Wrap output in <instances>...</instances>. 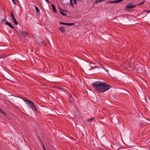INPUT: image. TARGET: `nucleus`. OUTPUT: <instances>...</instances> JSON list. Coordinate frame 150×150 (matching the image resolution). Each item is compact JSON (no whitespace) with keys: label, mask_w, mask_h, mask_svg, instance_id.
I'll list each match as a JSON object with an SVG mask.
<instances>
[{"label":"nucleus","mask_w":150,"mask_h":150,"mask_svg":"<svg viewBox=\"0 0 150 150\" xmlns=\"http://www.w3.org/2000/svg\"><path fill=\"white\" fill-rule=\"evenodd\" d=\"M94 90L99 93H103L110 89L112 87L103 82L96 81L92 84Z\"/></svg>","instance_id":"obj_1"},{"label":"nucleus","mask_w":150,"mask_h":150,"mask_svg":"<svg viewBox=\"0 0 150 150\" xmlns=\"http://www.w3.org/2000/svg\"><path fill=\"white\" fill-rule=\"evenodd\" d=\"M26 103L28 105L29 107L32 109V110L34 112H37V110L34 103L30 100L28 103Z\"/></svg>","instance_id":"obj_2"},{"label":"nucleus","mask_w":150,"mask_h":150,"mask_svg":"<svg viewBox=\"0 0 150 150\" xmlns=\"http://www.w3.org/2000/svg\"><path fill=\"white\" fill-rule=\"evenodd\" d=\"M11 15L12 20L15 24L16 25H18V23L16 20L13 14L11 12Z\"/></svg>","instance_id":"obj_3"},{"label":"nucleus","mask_w":150,"mask_h":150,"mask_svg":"<svg viewBox=\"0 0 150 150\" xmlns=\"http://www.w3.org/2000/svg\"><path fill=\"white\" fill-rule=\"evenodd\" d=\"M132 4V3H129L125 6L128 9L132 8L137 6L136 4L133 5Z\"/></svg>","instance_id":"obj_4"},{"label":"nucleus","mask_w":150,"mask_h":150,"mask_svg":"<svg viewBox=\"0 0 150 150\" xmlns=\"http://www.w3.org/2000/svg\"><path fill=\"white\" fill-rule=\"evenodd\" d=\"M5 24L6 25L9 26L10 27H11L13 29H14V27L10 23L8 22H5Z\"/></svg>","instance_id":"obj_5"},{"label":"nucleus","mask_w":150,"mask_h":150,"mask_svg":"<svg viewBox=\"0 0 150 150\" xmlns=\"http://www.w3.org/2000/svg\"><path fill=\"white\" fill-rule=\"evenodd\" d=\"M103 1H104V0H96L95 2V4H97L100 2H102Z\"/></svg>","instance_id":"obj_6"},{"label":"nucleus","mask_w":150,"mask_h":150,"mask_svg":"<svg viewBox=\"0 0 150 150\" xmlns=\"http://www.w3.org/2000/svg\"><path fill=\"white\" fill-rule=\"evenodd\" d=\"M59 30L61 31L62 33L64 32L65 31V30L64 27H60Z\"/></svg>","instance_id":"obj_7"},{"label":"nucleus","mask_w":150,"mask_h":150,"mask_svg":"<svg viewBox=\"0 0 150 150\" xmlns=\"http://www.w3.org/2000/svg\"><path fill=\"white\" fill-rule=\"evenodd\" d=\"M51 6H52V8L53 11L54 12H56V8H55V7L54 5H53V4H51Z\"/></svg>","instance_id":"obj_8"},{"label":"nucleus","mask_w":150,"mask_h":150,"mask_svg":"<svg viewBox=\"0 0 150 150\" xmlns=\"http://www.w3.org/2000/svg\"><path fill=\"white\" fill-rule=\"evenodd\" d=\"M94 119V118H91L90 119H87L86 120L87 122H91Z\"/></svg>","instance_id":"obj_9"},{"label":"nucleus","mask_w":150,"mask_h":150,"mask_svg":"<svg viewBox=\"0 0 150 150\" xmlns=\"http://www.w3.org/2000/svg\"><path fill=\"white\" fill-rule=\"evenodd\" d=\"M19 98L22 99L24 101H25L26 103H28L29 102H30V100H25V98H22V97H19Z\"/></svg>","instance_id":"obj_10"},{"label":"nucleus","mask_w":150,"mask_h":150,"mask_svg":"<svg viewBox=\"0 0 150 150\" xmlns=\"http://www.w3.org/2000/svg\"><path fill=\"white\" fill-rule=\"evenodd\" d=\"M0 112L4 115L5 116H6V114L0 108Z\"/></svg>","instance_id":"obj_11"},{"label":"nucleus","mask_w":150,"mask_h":150,"mask_svg":"<svg viewBox=\"0 0 150 150\" xmlns=\"http://www.w3.org/2000/svg\"><path fill=\"white\" fill-rule=\"evenodd\" d=\"M22 36H24L25 37H26V36H27V33L26 32H25V31H24V33H23Z\"/></svg>","instance_id":"obj_12"},{"label":"nucleus","mask_w":150,"mask_h":150,"mask_svg":"<svg viewBox=\"0 0 150 150\" xmlns=\"http://www.w3.org/2000/svg\"><path fill=\"white\" fill-rule=\"evenodd\" d=\"M75 24L74 23H66V25H73Z\"/></svg>","instance_id":"obj_13"},{"label":"nucleus","mask_w":150,"mask_h":150,"mask_svg":"<svg viewBox=\"0 0 150 150\" xmlns=\"http://www.w3.org/2000/svg\"><path fill=\"white\" fill-rule=\"evenodd\" d=\"M59 12L63 16H67L66 14L64 13L63 12H62V11H59Z\"/></svg>","instance_id":"obj_14"},{"label":"nucleus","mask_w":150,"mask_h":150,"mask_svg":"<svg viewBox=\"0 0 150 150\" xmlns=\"http://www.w3.org/2000/svg\"><path fill=\"white\" fill-rule=\"evenodd\" d=\"M70 4L72 7H74V4L73 3L72 0H70Z\"/></svg>","instance_id":"obj_15"},{"label":"nucleus","mask_w":150,"mask_h":150,"mask_svg":"<svg viewBox=\"0 0 150 150\" xmlns=\"http://www.w3.org/2000/svg\"><path fill=\"white\" fill-rule=\"evenodd\" d=\"M35 9L36 11L37 12H39L40 10L37 6H35Z\"/></svg>","instance_id":"obj_16"},{"label":"nucleus","mask_w":150,"mask_h":150,"mask_svg":"<svg viewBox=\"0 0 150 150\" xmlns=\"http://www.w3.org/2000/svg\"><path fill=\"white\" fill-rule=\"evenodd\" d=\"M123 0H115V3H118V2H121Z\"/></svg>","instance_id":"obj_17"},{"label":"nucleus","mask_w":150,"mask_h":150,"mask_svg":"<svg viewBox=\"0 0 150 150\" xmlns=\"http://www.w3.org/2000/svg\"><path fill=\"white\" fill-rule=\"evenodd\" d=\"M24 31H23L22 30H20V33H19V34L20 35H22L23 33H24Z\"/></svg>","instance_id":"obj_18"},{"label":"nucleus","mask_w":150,"mask_h":150,"mask_svg":"<svg viewBox=\"0 0 150 150\" xmlns=\"http://www.w3.org/2000/svg\"><path fill=\"white\" fill-rule=\"evenodd\" d=\"M5 18H4V19H2L1 20V22H3L5 23V22H7L5 20Z\"/></svg>","instance_id":"obj_19"},{"label":"nucleus","mask_w":150,"mask_h":150,"mask_svg":"<svg viewBox=\"0 0 150 150\" xmlns=\"http://www.w3.org/2000/svg\"><path fill=\"white\" fill-rule=\"evenodd\" d=\"M145 2V1H143L142 2H141L139 4H138V5H141L142 4H143L144 2Z\"/></svg>","instance_id":"obj_20"},{"label":"nucleus","mask_w":150,"mask_h":150,"mask_svg":"<svg viewBox=\"0 0 150 150\" xmlns=\"http://www.w3.org/2000/svg\"><path fill=\"white\" fill-rule=\"evenodd\" d=\"M115 3V1H109L108 2V3L113 4Z\"/></svg>","instance_id":"obj_21"},{"label":"nucleus","mask_w":150,"mask_h":150,"mask_svg":"<svg viewBox=\"0 0 150 150\" xmlns=\"http://www.w3.org/2000/svg\"><path fill=\"white\" fill-rule=\"evenodd\" d=\"M73 1L75 4H77V0H73Z\"/></svg>","instance_id":"obj_22"},{"label":"nucleus","mask_w":150,"mask_h":150,"mask_svg":"<svg viewBox=\"0 0 150 150\" xmlns=\"http://www.w3.org/2000/svg\"><path fill=\"white\" fill-rule=\"evenodd\" d=\"M12 1L14 4H16L15 2L17 0H12Z\"/></svg>","instance_id":"obj_23"},{"label":"nucleus","mask_w":150,"mask_h":150,"mask_svg":"<svg viewBox=\"0 0 150 150\" xmlns=\"http://www.w3.org/2000/svg\"><path fill=\"white\" fill-rule=\"evenodd\" d=\"M59 23L60 24H63V25H66V23H63V22H60Z\"/></svg>","instance_id":"obj_24"},{"label":"nucleus","mask_w":150,"mask_h":150,"mask_svg":"<svg viewBox=\"0 0 150 150\" xmlns=\"http://www.w3.org/2000/svg\"><path fill=\"white\" fill-rule=\"evenodd\" d=\"M145 12H146L147 13H149L150 12V10L146 11H143V13H144Z\"/></svg>","instance_id":"obj_25"},{"label":"nucleus","mask_w":150,"mask_h":150,"mask_svg":"<svg viewBox=\"0 0 150 150\" xmlns=\"http://www.w3.org/2000/svg\"><path fill=\"white\" fill-rule=\"evenodd\" d=\"M56 88L58 89H59L60 90H62V88L59 87H56Z\"/></svg>","instance_id":"obj_26"},{"label":"nucleus","mask_w":150,"mask_h":150,"mask_svg":"<svg viewBox=\"0 0 150 150\" xmlns=\"http://www.w3.org/2000/svg\"><path fill=\"white\" fill-rule=\"evenodd\" d=\"M43 148L44 149V150H45V148L44 145L43 146Z\"/></svg>","instance_id":"obj_27"},{"label":"nucleus","mask_w":150,"mask_h":150,"mask_svg":"<svg viewBox=\"0 0 150 150\" xmlns=\"http://www.w3.org/2000/svg\"><path fill=\"white\" fill-rule=\"evenodd\" d=\"M3 58V56H2L0 55V59H1Z\"/></svg>","instance_id":"obj_28"},{"label":"nucleus","mask_w":150,"mask_h":150,"mask_svg":"<svg viewBox=\"0 0 150 150\" xmlns=\"http://www.w3.org/2000/svg\"><path fill=\"white\" fill-rule=\"evenodd\" d=\"M48 3H50V1H49V0H45Z\"/></svg>","instance_id":"obj_29"},{"label":"nucleus","mask_w":150,"mask_h":150,"mask_svg":"<svg viewBox=\"0 0 150 150\" xmlns=\"http://www.w3.org/2000/svg\"><path fill=\"white\" fill-rule=\"evenodd\" d=\"M148 148L149 149H150V147H148Z\"/></svg>","instance_id":"obj_30"},{"label":"nucleus","mask_w":150,"mask_h":150,"mask_svg":"<svg viewBox=\"0 0 150 150\" xmlns=\"http://www.w3.org/2000/svg\"><path fill=\"white\" fill-rule=\"evenodd\" d=\"M60 10H61V11H63V10H62V9H60Z\"/></svg>","instance_id":"obj_31"}]
</instances>
